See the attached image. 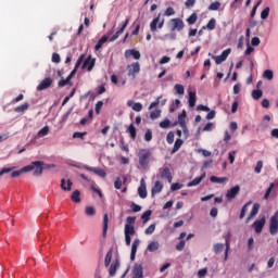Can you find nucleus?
Instances as JSON below:
<instances>
[{"mask_svg":"<svg viewBox=\"0 0 278 278\" xmlns=\"http://www.w3.org/2000/svg\"><path fill=\"white\" fill-rule=\"evenodd\" d=\"M114 188L115 190H121L123 188V180H121V177H117L115 182H114Z\"/></svg>","mask_w":278,"mask_h":278,"instance_id":"obj_57","label":"nucleus"},{"mask_svg":"<svg viewBox=\"0 0 278 278\" xmlns=\"http://www.w3.org/2000/svg\"><path fill=\"white\" fill-rule=\"evenodd\" d=\"M128 77L136 79V76L140 74V63L134 62L130 65H127Z\"/></svg>","mask_w":278,"mask_h":278,"instance_id":"obj_6","label":"nucleus"},{"mask_svg":"<svg viewBox=\"0 0 278 278\" xmlns=\"http://www.w3.org/2000/svg\"><path fill=\"white\" fill-rule=\"evenodd\" d=\"M164 16H175V9H173L172 7H168L165 10Z\"/></svg>","mask_w":278,"mask_h":278,"instance_id":"obj_60","label":"nucleus"},{"mask_svg":"<svg viewBox=\"0 0 278 278\" xmlns=\"http://www.w3.org/2000/svg\"><path fill=\"white\" fill-rule=\"evenodd\" d=\"M45 162L42 161H34L29 165H26V167H29L30 170H34L33 175L35 177H40L45 170Z\"/></svg>","mask_w":278,"mask_h":278,"instance_id":"obj_3","label":"nucleus"},{"mask_svg":"<svg viewBox=\"0 0 278 278\" xmlns=\"http://www.w3.org/2000/svg\"><path fill=\"white\" fill-rule=\"evenodd\" d=\"M238 194H240V187L238 185H236L235 187L230 188L227 191L226 199H228V201H231V200L236 199V197H238Z\"/></svg>","mask_w":278,"mask_h":278,"instance_id":"obj_12","label":"nucleus"},{"mask_svg":"<svg viewBox=\"0 0 278 278\" xmlns=\"http://www.w3.org/2000/svg\"><path fill=\"white\" fill-rule=\"evenodd\" d=\"M212 129H214V123H207V124L203 127V131H212Z\"/></svg>","mask_w":278,"mask_h":278,"instance_id":"obj_64","label":"nucleus"},{"mask_svg":"<svg viewBox=\"0 0 278 278\" xmlns=\"http://www.w3.org/2000/svg\"><path fill=\"white\" fill-rule=\"evenodd\" d=\"M203 179H205V173L202 174L200 177H195L193 180H191L190 182H188V188H192L194 186H199V184H201V181H203Z\"/></svg>","mask_w":278,"mask_h":278,"instance_id":"obj_25","label":"nucleus"},{"mask_svg":"<svg viewBox=\"0 0 278 278\" xmlns=\"http://www.w3.org/2000/svg\"><path fill=\"white\" fill-rule=\"evenodd\" d=\"M68 84H71V81L68 80V78L64 79V77H62L59 83L58 86L59 88H64V86H68Z\"/></svg>","mask_w":278,"mask_h":278,"instance_id":"obj_53","label":"nucleus"},{"mask_svg":"<svg viewBox=\"0 0 278 278\" xmlns=\"http://www.w3.org/2000/svg\"><path fill=\"white\" fill-rule=\"evenodd\" d=\"M186 123V110L178 114V124Z\"/></svg>","mask_w":278,"mask_h":278,"instance_id":"obj_55","label":"nucleus"},{"mask_svg":"<svg viewBox=\"0 0 278 278\" xmlns=\"http://www.w3.org/2000/svg\"><path fill=\"white\" fill-rule=\"evenodd\" d=\"M49 135V126H45L43 128H41L39 131H38V134H37V136L39 137V138H45V136H48Z\"/></svg>","mask_w":278,"mask_h":278,"instance_id":"obj_42","label":"nucleus"},{"mask_svg":"<svg viewBox=\"0 0 278 278\" xmlns=\"http://www.w3.org/2000/svg\"><path fill=\"white\" fill-rule=\"evenodd\" d=\"M138 247H140V239H135L131 245L130 253H138Z\"/></svg>","mask_w":278,"mask_h":278,"instance_id":"obj_47","label":"nucleus"},{"mask_svg":"<svg viewBox=\"0 0 278 278\" xmlns=\"http://www.w3.org/2000/svg\"><path fill=\"white\" fill-rule=\"evenodd\" d=\"M162 190H164V185L160 180H156L154 186L152 187L151 197L153 198L156 194H160Z\"/></svg>","mask_w":278,"mask_h":278,"instance_id":"obj_17","label":"nucleus"},{"mask_svg":"<svg viewBox=\"0 0 278 278\" xmlns=\"http://www.w3.org/2000/svg\"><path fill=\"white\" fill-rule=\"evenodd\" d=\"M27 110H29V103L25 102L24 104L16 106L14 112H16V114H23L24 112H27Z\"/></svg>","mask_w":278,"mask_h":278,"instance_id":"obj_31","label":"nucleus"},{"mask_svg":"<svg viewBox=\"0 0 278 278\" xmlns=\"http://www.w3.org/2000/svg\"><path fill=\"white\" fill-rule=\"evenodd\" d=\"M138 194L140 199H147V182L144 181V178H141L140 180V187L138 188Z\"/></svg>","mask_w":278,"mask_h":278,"instance_id":"obj_16","label":"nucleus"},{"mask_svg":"<svg viewBox=\"0 0 278 278\" xmlns=\"http://www.w3.org/2000/svg\"><path fill=\"white\" fill-rule=\"evenodd\" d=\"M14 168H16V167H3L0 170V177H2V175H8V173H12V170H14Z\"/></svg>","mask_w":278,"mask_h":278,"instance_id":"obj_56","label":"nucleus"},{"mask_svg":"<svg viewBox=\"0 0 278 278\" xmlns=\"http://www.w3.org/2000/svg\"><path fill=\"white\" fill-rule=\"evenodd\" d=\"M159 249H160V242L157 241H151L147 247V251H149L150 253H153Z\"/></svg>","mask_w":278,"mask_h":278,"instance_id":"obj_28","label":"nucleus"},{"mask_svg":"<svg viewBox=\"0 0 278 278\" xmlns=\"http://www.w3.org/2000/svg\"><path fill=\"white\" fill-rule=\"evenodd\" d=\"M161 179H167L169 184L173 181V174H170L169 167L160 168Z\"/></svg>","mask_w":278,"mask_h":278,"instance_id":"obj_13","label":"nucleus"},{"mask_svg":"<svg viewBox=\"0 0 278 278\" xmlns=\"http://www.w3.org/2000/svg\"><path fill=\"white\" fill-rule=\"evenodd\" d=\"M182 144H184V141L181 139H176V141L174 143V148L172 150V153H177V151H179V149H181Z\"/></svg>","mask_w":278,"mask_h":278,"instance_id":"obj_38","label":"nucleus"},{"mask_svg":"<svg viewBox=\"0 0 278 278\" xmlns=\"http://www.w3.org/2000/svg\"><path fill=\"white\" fill-rule=\"evenodd\" d=\"M84 168L86 170H89L90 173H94V175H98V177H105L106 175L104 169L100 167H91V166L85 165Z\"/></svg>","mask_w":278,"mask_h":278,"instance_id":"obj_15","label":"nucleus"},{"mask_svg":"<svg viewBox=\"0 0 278 278\" xmlns=\"http://www.w3.org/2000/svg\"><path fill=\"white\" fill-rule=\"evenodd\" d=\"M273 188H275V184H274V182H271V184L269 185V188H267V190H266V192H265V194H264V199H265L266 201H268V199H269V197H270V192H273Z\"/></svg>","mask_w":278,"mask_h":278,"instance_id":"obj_50","label":"nucleus"},{"mask_svg":"<svg viewBox=\"0 0 278 278\" xmlns=\"http://www.w3.org/2000/svg\"><path fill=\"white\" fill-rule=\"evenodd\" d=\"M128 108H132L135 112H142V103L134 102L132 100L127 101Z\"/></svg>","mask_w":278,"mask_h":278,"instance_id":"obj_23","label":"nucleus"},{"mask_svg":"<svg viewBox=\"0 0 278 278\" xmlns=\"http://www.w3.org/2000/svg\"><path fill=\"white\" fill-rule=\"evenodd\" d=\"M153 155V152L149 149H140L137 157L139 160V165L141 168H147L149 166V162H151V156Z\"/></svg>","mask_w":278,"mask_h":278,"instance_id":"obj_1","label":"nucleus"},{"mask_svg":"<svg viewBox=\"0 0 278 278\" xmlns=\"http://www.w3.org/2000/svg\"><path fill=\"white\" fill-rule=\"evenodd\" d=\"M30 172H31V167L24 166L18 170H13L11 173V177H12V179H16V177H21V175H23V173H30Z\"/></svg>","mask_w":278,"mask_h":278,"instance_id":"obj_20","label":"nucleus"},{"mask_svg":"<svg viewBox=\"0 0 278 278\" xmlns=\"http://www.w3.org/2000/svg\"><path fill=\"white\" fill-rule=\"evenodd\" d=\"M210 181H212V184H227V181H229V178L211 176Z\"/></svg>","mask_w":278,"mask_h":278,"instance_id":"obj_27","label":"nucleus"},{"mask_svg":"<svg viewBox=\"0 0 278 278\" xmlns=\"http://www.w3.org/2000/svg\"><path fill=\"white\" fill-rule=\"evenodd\" d=\"M231 53V48H228L222 52L220 55H212V59L215 60V64H223L227 58H229V54Z\"/></svg>","mask_w":278,"mask_h":278,"instance_id":"obj_8","label":"nucleus"},{"mask_svg":"<svg viewBox=\"0 0 278 278\" xmlns=\"http://www.w3.org/2000/svg\"><path fill=\"white\" fill-rule=\"evenodd\" d=\"M112 255H113V250L111 249L104 258V266L108 268V266H110V264L112 263Z\"/></svg>","mask_w":278,"mask_h":278,"instance_id":"obj_36","label":"nucleus"},{"mask_svg":"<svg viewBox=\"0 0 278 278\" xmlns=\"http://www.w3.org/2000/svg\"><path fill=\"white\" fill-rule=\"evenodd\" d=\"M166 141L168 144H173V142H175V134L173 131L167 134Z\"/></svg>","mask_w":278,"mask_h":278,"instance_id":"obj_54","label":"nucleus"},{"mask_svg":"<svg viewBox=\"0 0 278 278\" xmlns=\"http://www.w3.org/2000/svg\"><path fill=\"white\" fill-rule=\"evenodd\" d=\"M144 140H146V142H151V140H153V131H151V129H148L146 131Z\"/></svg>","mask_w":278,"mask_h":278,"instance_id":"obj_51","label":"nucleus"},{"mask_svg":"<svg viewBox=\"0 0 278 278\" xmlns=\"http://www.w3.org/2000/svg\"><path fill=\"white\" fill-rule=\"evenodd\" d=\"M159 127H161V129H168V127H170V119H164L159 124Z\"/></svg>","mask_w":278,"mask_h":278,"instance_id":"obj_49","label":"nucleus"},{"mask_svg":"<svg viewBox=\"0 0 278 278\" xmlns=\"http://www.w3.org/2000/svg\"><path fill=\"white\" fill-rule=\"evenodd\" d=\"M169 25H170V31H184V27H186L184 20L179 17L172 18L169 21Z\"/></svg>","mask_w":278,"mask_h":278,"instance_id":"obj_4","label":"nucleus"},{"mask_svg":"<svg viewBox=\"0 0 278 278\" xmlns=\"http://www.w3.org/2000/svg\"><path fill=\"white\" fill-rule=\"evenodd\" d=\"M127 25H129V18H126L125 23L123 24V26L121 27V29H118L111 38H110V42H114L115 40H118L119 36L123 34V31H125V29H127Z\"/></svg>","mask_w":278,"mask_h":278,"instance_id":"obj_14","label":"nucleus"},{"mask_svg":"<svg viewBox=\"0 0 278 278\" xmlns=\"http://www.w3.org/2000/svg\"><path fill=\"white\" fill-rule=\"evenodd\" d=\"M264 79H268V81H273L275 74L273 73V70H265L263 73Z\"/></svg>","mask_w":278,"mask_h":278,"instance_id":"obj_35","label":"nucleus"},{"mask_svg":"<svg viewBox=\"0 0 278 278\" xmlns=\"http://www.w3.org/2000/svg\"><path fill=\"white\" fill-rule=\"evenodd\" d=\"M208 10L212 12H216V10H220V2H218V1L212 2L208 5Z\"/></svg>","mask_w":278,"mask_h":278,"instance_id":"obj_46","label":"nucleus"},{"mask_svg":"<svg viewBox=\"0 0 278 278\" xmlns=\"http://www.w3.org/2000/svg\"><path fill=\"white\" fill-rule=\"evenodd\" d=\"M269 233L270 236H277L278 233V211L274 213L269 220Z\"/></svg>","mask_w":278,"mask_h":278,"instance_id":"obj_5","label":"nucleus"},{"mask_svg":"<svg viewBox=\"0 0 278 278\" xmlns=\"http://www.w3.org/2000/svg\"><path fill=\"white\" fill-rule=\"evenodd\" d=\"M257 214H260V203H254L249 216L247 217V223H249V220H252V218H255Z\"/></svg>","mask_w":278,"mask_h":278,"instance_id":"obj_19","label":"nucleus"},{"mask_svg":"<svg viewBox=\"0 0 278 278\" xmlns=\"http://www.w3.org/2000/svg\"><path fill=\"white\" fill-rule=\"evenodd\" d=\"M132 278H144V266L140 263H135L132 267Z\"/></svg>","mask_w":278,"mask_h":278,"instance_id":"obj_7","label":"nucleus"},{"mask_svg":"<svg viewBox=\"0 0 278 278\" xmlns=\"http://www.w3.org/2000/svg\"><path fill=\"white\" fill-rule=\"evenodd\" d=\"M130 55H132L134 60H140V56H141L140 51L136 49L125 51V58H130Z\"/></svg>","mask_w":278,"mask_h":278,"instance_id":"obj_24","label":"nucleus"},{"mask_svg":"<svg viewBox=\"0 0 278 278\" xmlns=\"http://www.w3.org/2000/svg\"><path fill=\"white\" fill-rule=\"evenodd\" d=\"M71 200L73 203H81V192L79 190H75L71 195Z\"/></svg>","mask_w":278,"mask_h":278,"instance_id":"obj_29","label":"nucleus"},{"mask_svg":"<svg viewBox=\"0 0 278 278\" xmlns=\"http://www.w3.org/2000/svg\"><path fill=\"white\" fill-rule=\"evenodd\" d=\"M134 225H136V217L128 216L124 227V236H136V228Z\"/></svg>","mask_w":278,"mask_h":278,"instance_id":"obj_2","label":"nucleus"},{"mask_svg":"<svg viewBox=\"0 0 278 278\" xmlns=\"http://www.w3.org/2000/svg\"><path fill=\"white\" fill-rule=\"evenodd\" d=\"M252 203H253L252 201H249V202H247V203L242 206L241 212H240V215H239L240 220H242V218H244V216H247V210H248L249 205H252Z\"/></svg>","mask_w":278,"mask_h":278,"instance_id":"obj_34","label":"nucleus"},{"mask_svg":"<svg viewBox=\"0 0 278 278\" xmlns=\"http://www.w3.org/2000/svg\"><path fill=\"white\" fill-rule=\"evenodd\" d=\"M128 134L130 135V138L132 140H136V127L134 126V124H130L128 129H127Z\"/></svg>","mask_w":278,"mask_h":278,"instance_id":"obj_45","label":"nucleus"},{"mask_svg":"<svg viewBox=\"0 0 278 278\" xmlns=\"http://www.w3.org/2000/svg\"><path fill=\"white\" fill-rule=\"evenodd\" d=\"M160 116H162V110L160 109H155L154 111L150 112V118L152 121H155V118H160Z\"/></svg>","mask_w":278,"mask_h":278,"instance_id":"obj_37","label":"nucleus"},{"mask_svg":"<svg viewBox=\"0 0 278 278\" xmlns=\"http://www.w3.org/2000/svg\"><path fill=\"white\" fill-rule=\"evenodd\" d=\"M130 207H131V211L135 212V213L141 212V210H142V206H140V205L136 204V203H131Z\"/></svg>","mask_w":278,"mask_h":278,"instance_id":"obj_62","label":"nucleus"},{"mask_svg":"<svg viewBox=\"0 0 278 278\" xmlns=\"http://www.w3.org/2000/svg\"><path fill=\"white\" fill-rule=\"evenodd\" d=\"M174 88H175L177 94H184L185 89H184V86H182V85H175Z\"/></svg>","mask_w":278,"mask_h":278,"instance_id":"obj_63","label":"nucleus"},{"mask_svg":"<svg viewBox=\"0 0 278 278\" xmlns=\"http://www.w3.org/2000/svg\"><path fill=\"white\" fill-rule=\"evenodd\" d=\"M263 167H264V162L258 161V162L256 163V166H255V168H254V172L257 173V174H260V173H262V168H263Z\"/></svg>","mask_w":278,"mask_h":278,"instance_id":"obj_59","label":"nucleus"},{"mask_svg":"<svg viewBox=\"0 0 278 278\" xmlns=\"http://www.w3.org/2000/svg\"><path fill=\"white\" fill-rule=\"evenodd\" d=\"M61 189L64 190L65 192H71V190H73V181L68 179L66 186V179H61Z\"/></svg>","mask_w":278,"mask_h":278,"instance_id":"obj_22","label":"nucleus"},{"mask_svg":"<svg viewBox=\"0 0 278 278\" xmlns=\"http://www.w3.org/2000/svg\"><path fill=\"white\" fill-rule=\"evenodd\" d=\"M197 105V92H189V108H194Z\"/></svg>","mask_w":278,"mask_h":278,"instance_id":"obj_33","label":"nucleus"},{"mask_svg":"<svg viewBox=\"0 0 278 278\" xmlns=\"http://www.w3.org/2000/svg\"><path fill=\"white\" fill-rule=\"evenodd\" d=\"M96 60L92 59L91 55H89L83 63V68H87V71H92L94 68Z\"/></svg>","mask_w":278,"mask_h":278,"instance_id":"obj_18","label":"nucleus"},{"mask_svg":"<svg viewBox=\"0 0 278 278\" xmlns=\"http://www.w3.org/2000/svg\"><path fill=\"white\" fill-rule=\"evenodd\" d=\"M197 21H199V15H197V13H192V14L187 18L188 25H194V23H197Z\"/></svg>","mask_w":278,"mask_h":278,"instance_id":"obj_39","label":"nucleus"},{"mask_svg":"<svg viewBox=\"0 0 278 278\" xmlns=\"http://www.w3.org/2000/svg\"><path fill=\"white\" fill-rule=\"evenodd\" d=\"M109 223H110V217H109L108 213H105L103 215V230H102L103 238H105V236H108V227H109L108 225H109Z\"/></svg>","mask_w":278,"mask_h":278,"instance_id":"obj_26","label":"nucleus"},{"mask_svg":"<svg viewBox=\"0 0 278 278\" xmlns=\"http://www.w3.org/2000/svg\"><path fill=\"white\" fill-rule=\"evenodd\" d=\"M270 14V8L266 7L262 12H261V18L263 21H266L268 18V15Z\"/></svg>","mask_w":278,"mask_h":278,"instance_id":"obj_48","label":"nucleus"},{"mask_svg":"<svg viewBox=\"0 0 278 278\" xmlns=\"http://www.w3.org/2000/svg\"><path fill=\"white\" fill-rule=\"evenodd\" d=\"M109 40L108 35L102 36L99 41L97 42V45L94 46V51H99V49H101V47H103V45H105V42Z\"/></svg>","mask_w":278,"mask_h":278,"instance_id":"obj_32","label":"nucleus"},{"mask_svg":"<svg viewBox=\"0 0 278 278\" xmlns=\"http://www.w3.org/2000/svg\"><path fill=\"white\" fill-rule=\"evenodd\" d=\"M155 231V224H151L148 228H146V236H151Z\"/></svg>","mask_w":278,"mask_h":278,"instance_id":"obj_52","label":"nucleus"},{"mask_svg":"<svg viewBox=\"0 0 278 278\" xmlns=\"http://www.w3.org/2000/svg\"><path fill=\"white\" fill-rule=\"evenodd\" d=\"M160 14L150 23V31H157L164 27V18L160 22Z\"/></svg>","mask_w":278,"mask_h":278,"instance_id":"obj_9","label":"nucleus"},{"mask_svg":"<svg viewBox=\"0 0 278 278\" xmlns=\"http://www.w3.org/2000/svg\"><path fill=\"white\" fill-rule=\"evenodd\" d=\"M119 266H121V262H119L118 260L114 261V262L111 264V266H110V268H109V275H110V277H115L116 270H118Z\"/></svg>","mask_w":278,"mask_h":278,"instance_id":"obj_21","label":"nucleus"},{"mask_svg":"<svg viewBox=\"0 0 278 278\" xmlns=\"http://www.w3.org/2000/svg\"><path fill=\"white\" fill-rule=\"evenodd\" d=\"M264 94V92L260 89L257 90H253L252 91V98L255 100V101H260V99H262V96Z\"/></svg>","mask_w":278,"mask_h":278,"instance_id":"obj_40","label":"nucleus"},{"mask_svg":"<svg viewBox=\"0 0 278 278\" xmlns=\"http://www.w3.org/2000/svg\"><path fill=\"white\" fill-rule=\"evenodd\" d=\"M52 85H53V79L51 77H47L40 81V84L37 86V90L38 92H42V90H47V88H51Z\"/></svg>","mask_w":278,"mask_h":278,"instance_id":"obj_10","label":"nucleus"},{"mask_svg":"<svg viewBox=\"0 0 278 278\" xmlns=\"http://www.w3.org/2000/svg\"><path fill=\"white\" fill-rule=\"evenodd\" d=\"M84 63V54H81L77 61H76V64H75V67H74V71H77L79 68V66H81V64Z\"/></svg>","mask_w":278,"mask_h":278,"instance_id":"obj_58","label":"nucleus"},{"mask_svg":"<svg viewBox=\"0 0 278 278\" xmlns=\"http://www.w3.org/2000/svg\"><path fill=\"white\" fill-rule=\"evenodd\" d=\"M85 214L87 216H94V214H97V210L94 208V206H87L85 208Z\"/></svg>","mask_w":278,"mask_h":278,"instance_id":"obj_44","label":"nucleus"},{"mask_svg":"<svg viewBox=\"0 0 278 278\" xmlns=\"http://www.w3.org/2000/svg\"><path fill=\"white\" fill-rule=\"evenodd\" d=\"M186 248V241L185 240H180L178 244H176V251H184V249Z\"/></svg>","mask_w":278,"mask_h":278,"instance_id":"obj_61","label":"nucleus"},{"mask_svg":"<svg viewBox=\"0 0 278 278\" xmlns=\"http://www.w3.org/2000/svg\"><path fill=\"white\" fill-rule=\"evenodd\" d=\"M264 225H266V217H262L261 219L255 220L252 224V227L255 230V233H260L261 231H263Z\"/></svg>","mask_w":278,"mask_h":278,"instance_id":"obj_11","label":"nucleus"},{"mask_svg":"<svg viewBox=\"0 0 278 278\" xmlns=\"http://www.w3.org/2000/svg\"><path fill=\"white\" fill-rule=\"evenodd\" d=\"M151 214H153V212L148 210L141 215L143 223H149V220H151Z\"/></svg>","mask_w":278,"mask_h":278,"instance_id":"obj_41","label":"nucleus"},{"mask_svg":"<svg viewBox=\"0 0 278 278\" xmlns=\"http://www.w3.org/2000/svg\"><path fill=\"white\" fill-rule=\"evenodd\" d=\"M202 29H208L210 31H214L216 29V18L212 17L206 26H203Z\"/></svg>","mask_w":278,"mask_h":278,"instance_id":"obj_30","label":"nucleus"},{"mask_svg":"<svg viewBox=\"0 0 278 278\" xmlns=\"http://www.w3.org/2000/svg\"><path fill=\"white\" fill-rule=\"evenodd\" d=\"M224 249H225V244H223V243H216L213 247L214 253H216V255H218V253H223Z\"/></svg>","mask_w":278,"mask_h":278,"instance_id":"obj_43","label":"nucleus"}]
</instances>
